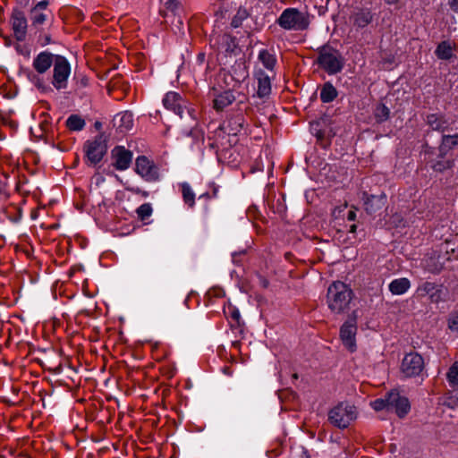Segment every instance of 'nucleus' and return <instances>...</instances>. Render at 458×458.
<instances>
[{"label":"nucleus","mask_w":458,"mask_h":458,"mask_svg":"<svg viewBox=\"0 0 458 458\" xmlns=\"http://www.w3.org/2000/svg\"><path fill=\"white\" fill-rule=\"evenodd\" d=\"M352 299V289L344 283L336 281L327 289V303L329 310L335 314L344 312Z\"/></svg>","instance_id":"nucleus-1"},{"label":"nucleus","mask_w":458,"mask_h":458,"mask_svg":"<svg viewBox=\"0 0 458 458\" xmlns=\"http://www.w3.org/2000/svg\"><path fill=\"white\" fill-rule=\"evenodd\" d=\"M276 23L286 30H305L310 25V19L308 13L290 7L283 11Z\"/></svg>","instance_id":"nucleus-2"},{"label":"nucleus","mask_w":458,"mask_h":458,"mask_svg":"<svg viewBox=\"0 0 458 458\" xmlns=\"http://www.w3.org/2000/svg\"><path fill=\"white\" fill-rule=\"evenodd\" d=\"M356 418V407L347 402L338 403L328 413L330 423L339 428H347Z\"/></svg>","instance_id":"nucleus-3"},{"label":"nucleus","mask_w":458,"mask_h":458,"mask_svg":"<svg viewBox=\"0 0 458 458\" xmlns=\"http://www.w3.org/2000/svg\"><path fill=\"white\" fill-rule=\"evenodd\" d=\"M107 136L101 132L94 139L89 140L84 143V152L88 162L90 165L98 164L107 151Z\"/></svg>","instance_id":"nucleus-4"},{"label":"nucleus","mask_w":458,"mask_h":458,"mask_svg":"<svg viewBox=\"0 0 458 458\" xmlns=\"http://www.w3.org/2000/svg\"><path fill=\"white\" fill-rule=\"evenodd\" d=\"M425 368L424 359L417 352H409L404 355L400 365V377L402 378L418 377L423 374Z\"/></svg>","instance_id":"nucleus-5"},{"label":"nucleus","mask_w":458,"mask_h":458,"mask_svg":"<svg viewBox=\"0 0 458 458\" xmlns=\"http://www.w3.org/2000/svg\"><path fill=\"white\" fill-rule=\"evenodd\" d=\"M318 63L329 74L341 72L344 66L340 54L329 48H323L319 52Z\"/></svg>","instance_id":"nucleus-6"},{"label":"nucleus","mask_w":458,"mask_h":458,"mask_svg":"<svg viewBox=\"0 0 458 458\" xmlns=\"http://www.w3.org/2000/svg\"><path fill=\"white\" fill-rule=\"evenodd\" d=\"M70 73L71 66L68 61L63 56H57L54 63L53 86L58 90L66 89Z\"/></svg>","instance_id":"nucleus-7"},{"label":"nucleus","mask_w":458,"mask_h":458,"mask_svg":"<svg viewBox=\"0 0 458 458\" xmlns=\"http://www.w3.org/2000/svg\"><path fill=\"white\" fill-rule=\"evenodd\" d=\"M357 315L353 311L340 329V337L343 344L352 352L355 350V335L357 332Z\"/></svg>","instance_id":"nucleus-8"},{"label":"nucleus","mask_w":458,"mask_h":458,"mask_svg":"<svg viewBox=\"0 0 458 458\" xmlns=\"http://www.w3.org/2000/svg\"><path fill=\"white\" fill-rule=\"evenodd\" d=\"M135 171L147 182H156L159 178L157 167L145 156L137 157Z\"/></svg>","instance_id":"nucleus-9"},{"label":"nucleus","mask_w":458,"mask_h":458,"mask_svg":"<svg viewBox=\"0 0 458 458\" xmlns=\"http://www.w3.org/2000/svg\"><path fill=\"white\" fill-rule=\"evenodd\" d=\"M410 409L407 397L401 395L397 390L388 392V411H394L399 418H403Z\"/></svg>","instance_id":"nucleus-10"},{"label":"nucleus","mask_w":458,"mask_h":458,"mask_svg":"<svg viewBox=\"0 0 458 458\" xmlns=\"http://www.w3.org/2000/svg\"><path fill=\"white\" fill-rule=\"evenodd\" d=\"M161 3L163 8L160 10V14L165 18V22H171L179 29L182 24L179 15L180 2L178 0H163Z\"/></svg>","instance_id":"nucleus-11"},{"label":"nucleus","mask_w":458,"mask_h":458,"mask_svg":"<svg viewBox=\"0 0 458 458\" xmlns=\"http://www.w3.org/2000/svg\"><path fill=\"white\" fill-rule=\"evenodd\" d=\"M49 5L48 0H42L38 2L30 12V18L31 21L32 30H39V27L45 23L48 18L50 11L47 9Z\"/></svg>","instance_id":"nucleus-12"},{"label":"nucleus","mask_w":458,"mask_h":458,"mask_svg":"<svg viewBox=\"0 0 458 458\" xmlns=\"http://www.w3.org/2000/svg\"><path fill=\"white\" fill-rule=\"evenodd\" d=\"M112 165L116 170L124 171L128 169L132 161V152L123 146H116L111 151Z\"/></svg>","instance_id":"nucleus-13"},{"label":"nucleus","mask_w":458,"mask_h":458,"mask_svg":"<svg viewBox=\"0 0 458 458\" xmlns=\"http://www.w3.org/2000/svg\"><path fill=\"white\" fill-rule=\"evenodd\" d=\"M13 35L18 41H24L27 36L28 21L23 12L14 10L11 17Z\"/></svg>","instance_id":"nucleus-14"},{"label":"nucleus","mask_w":458,"mask_h":458,"mask_svg":"<svg viewBox=\"0 0 458 458\" xmlns=\"http://www.w3.org/2000/svg\"><path fill=\"white\" fill-rule=\"evenodd\" d=\"M362 200L366 212L372 215L386 205V195L384 193L380 195H369L367 192H363Z\"/></svg>","instance_id":"nucleus-15"},{"label":"nucleus","mask_w":458,"mask_h":458,"mask_svg":"<svg viewBox=\"0 0 458 458\" xmlns=\"http://www.w3.org/2000/svg\"><path fill=\"white\" fill-rule=\"evenodd\" d=\"M163 105L166 109L173 111L181 118L183 117V100L180 94L174 91L167 92L163 98Z\"/></svg>","instance_id":"nucleus-16"},{"label":"nucleus","mask_w":458,"mask_h":458,"mask_svg":"<svg viewBox=\"0 0 458 458\" xmlns=\"http://www.w3.org/2000/svg\"><path fill=\"white\" fill-rule=\"evenodd\" d=\"M232 79L235 84L240 85L249 77V69L246 60L243 57L239 58L232 65L230 70Z\"/></svg>","instance_id":"nucleus-17"},{"label":"nucleus","mask_w":458,"mask_h":458,"mask_svg":"<svg viewBox=\"0 0 458 458\" xmlns=\"http://www.w3.org/2000/svg\"><path fill=\"white\" fill-rule=\"evenodd\" d=\"M254 77L258 81L257 94L259 98L267 97L271 93V78L261 69L254 72Z\"/></svg>","instance_id":"nucleus-18"},{"label":"nucleus","mask_w":458,"mask_h":458,"mask_svg":"<svg viewBox=\"0 0 458 458\" xmlns=\"http://www.w3.org/2000/svg\"><path fill=\"white\" fill-rule=\"evenodd\" d=\"M373 13L369 8H360L355 10L352 16L351 20L352 24L357 29H363L367 27L373 21Z\"/></svg>","instance_id":"nucleus-19"},{"label":"nucleus","mask_w":458,"mask_h":458,"mask_svg":"<svg viewBox=\"0 0 458 458\" xmlns=\"http://www.w3.org/2000/svg\"><path fill=\"white\" fill-rule=\"evenodd\" d=\"M114 125L121 131L125 132L133 127V116L130 112L117 114L114 118Z\"/></svg>","instance_id":"nucleus-20"},{"label":"nucleus","mask_w":458,"mask_h":458,"mask_svg":"<svg viewBox=\"0 0 458 458\" xmlns=\"http://www.w3.org/2000/svg\"><path fill=\"white\" fill-rule=\"evenodd\" d=\"M53 64V55L48 52H41L33 61V67L38 73L46 72Z\"/></svg>","instance_id":"nucleus-21"},{"label":"nucleus","mask_w":458,"mask_h":458,"mask_svg":"<svg viewBox=\"0 0 458 458\" xmlns=\"http://www.w3.org/2000/svg\"><path fill=\"white\" fill-rule=\"evenodd\" d=\"M426 123L433 131L439 132H444L448 129V122L442 114H430L427 116Z\"/></svg>","instance_id":"nucleus-22"},{"label":"nucleus","mask_w":458,"mask_h":458,"mask_svg":"<svg viewBox=\"0 0 458 458\" xmlns=\"http://www.w3.org/2000/svg\"><path fill=\"white\" fill-rule=\"evenodd\" d=\"M243 124V116L238 114L224 122L223 127L228 131L229 134L236 135L242 130Z\"/></svg>","instance_id":"nucleus-23"},{"label":"nucleus","mask_w":458,"mask_h":458,"mask_svg":"<svg viewBox=\"0 0 458 458\" xmlns=\"http://www.w3.org/2000/svg\"><path fill=\"white\" fill-rule=\"evenodd\" d=\"M411 287V282L408 278L402 277L393 280L389 285V291L394 295L405 293Z\"/></svg>","instance_id":"nucleus-24"},{"label":"nucleus","mask_w":458,"mask_h":458,"mask_svg":"<svg viewBox=\"0 0 458 458\" xmlns=\"http://www.w3.org/2000/svg\"><path fill=\"white\" fill-rule=\"evenodd\" d=\"M456 146H458V134L444 135L439 146V156L445 157L449 150Z\"/></svg>","instance_id":"nucleus-25"},{"label":"nucleus","mask_w":458,"mask_h":458,"mask_svg":"<svg viewBox=\"0 0 458 458\" xmlns=\"http://www.w3.org/2000/svg\"><path fill=\"white\" fill-rule=\"evenodd\" d=\"M234 99L235 98H234L233 94L231 91L226 90V91L223 92L222 94L218 95L214 99V107L216 110H222L225 106L232 104L234 101Z\"/></svg>","instance_id":"nucleus-26"},{"label":"nucleus","mask_w":458,"mask_h":458,"mask_svg":"<svg viewBox=\"0 0 458 458\" xmlns=\"http://www.w3.org/2000/svg\"><path fill=\"white\" fill-rule=\"evenodd\" d=\"M337 97L336 89L330 82H326L320 91V99L324 103L332 102Z\"/></svg>","instance_id":"nucleus-27"},{"label":"nucleus","mask_w":458,"mask_h":458,"mask_svg":"<svg viewBox=\"0 0 458 458\" xmlns=\"http://www.w3.org/2000/svg\"><path fill=\"white\" fill-rule=\"evenodd\" d=\"M258 58L265 68L270 72H273L276 63V59L274 55L269 53L267 49H262L259 51Z\"/></svg>","instance_id":"nucleus-28"},{"label":"nucleus","mask_w":458,"mask_h":458,"mask_svg":"<svg viewBox=\"0 0 458 458\" xmlns=\"http://www.w3.org/2000/svg\"><path fill=\"white\" fill-rule=\"evenodd\" d=\"M182 188V194L183 198V201L190 208H192L195 205V193L187 182H182L180 184Z\"/></svg>","instance_id":"nucleus-29"},{"label":"nucleus","mask_w":458,"mask_h":458,"mask_svg":"<svg viewBox=\"0 0 458 458\" xmlns=\"http://www.w3.org/2000/svg\"><path fill=\"white\" fill-rule=\"evenodd\" d=\"M85 121L77 114H72L66 120V126L71 131H81L85 127Z\"/></svg>","instance_id":"nucleus-30"},{"label":"nucleus","mask_w":458,"mask_h":458,"mask_svg":"<svg viewBox=\"0 0 458 458\" xmlns=\"http://www.w3.org/2000/svg\"><path fill=\"white\" fill-rule=\"evenodd\" d=\"M436 55L438 58L443 60L450 59L452 56L451 45L446 41L441 42L436 49Z\"/></svg>","instance_id":"nucleus-31"},{"label":"nucleus","mask_w":458,"mask_h":458,"mask_svg":"<svg viewBox=\"0 0 458 458\" xmlns=\"http://www.w3.org/2000/svg\"><path fill=\"white\" fill-rule=\"evenodd\" d=\"M249 16V12L245 8H239L235 15L232 19L231 26L234 29L239 28L242 21Z\"/></svg>","instance_id":"nucleus-32"},{"label":"nucleus","mask_w":458,"mask_h":458,"mask_svg":"<svg viewBox=\"0 0 458 458\" xmlns=\"http://www.w3.org/2000/svg\"><path fill=\"white\" fill-rule=\"evenodd\" d=\"M446 379L451 386L458 385V360L454 362L449 368Z\"/></svg>","instance_id":"nucleus-33"},{"label":"nucleus","mask_w":458,"mask_h":458,"mask_svg":"<svg viewBox=\"0 0 458 458\" xmlns=\"http://www.w3.org/2000/svg\"><path fill=\"white\" fill-rule=\"evenodd\" d=\"M439 287L438 284L432 282H425L419 286L418 292L422 296H430Z\"/></svg>","instance_id":"nucleus-34"},{"label":"nucleus","mask_w":458,"mask_h":458,"mask_svg":"<svg viewBox=\"0 0 458 458\" xmlns=\"http://www.w3.org/2000/svg\"><path fill=\"white\" fill-rule=\"evenodd\" d=\"M390 114L389 108L384 104L377 106L375 109V116L377 122H384L388 119Z\"/></svg>","instance_id":"nucleus-35"},{"label":"nucleus","mask_w":458,"mask_h":458,"mask_svg":"<svg viewBox=\"0 0 458 458\" xmlns=\"http://www.w3.org/2000/svg\"><path fill=\"white\" fill-rule=\"evenodd\" d=\"M152 212L153 209L149 203H144L136 209L138 217L142 221L148 219L152 215Z\"/></svg>","instance_id":"nucleus-36"},{"label":"nucleus","mask_w":458,"mask_h":458,"mask_svg":"<svg viewBox=\"0 0 458 458\" xmlns=\"http://www.w3.org/2000/svg\"><path fill=\"white\" fill-rule=\"evenodd\" d=\"M441 160L436 161L432 164L431 167L436 172H444L452 167L453 163L450 160H445L444 157H441Z\"/></svg>","instance_id":"nucleus-37"},{"label":"nucleus","mask_w":458,"mask_h":458,"mask_svg":"<svg viewBox=\"0 0 458 458\" xmlns=\"http://www.w3.org/2000/svg\"><path fill=\"white\" fill-rule=\"evenodd\" d=\"M371 406L375 411H388V393L385 395L384 398H378L371 403Z\"/></svg>","instance_id":"nucleus-38"},{"label":"nucleus","mask_w":458,"mask_h":458,"mask_svg":"<svg viewBox=\"0 0 458 458\" xmlns=\"http://www.w3.org/2000/svg\"><path fill=\"white\" fill-rule=\"evenodd\" d=\"M448 327L453 332L458 333V312H453L448 318Z\"/></svg>","instance_id":"nucleus-39"},{"label":"nucleus","mask_w":458,"mask_h":458,"mask_svg":"<svg viewBox=\"0 0 458 458\" xmlns=\"http://www.w3.org/2000/svg\"><path fill=\"white\" fill-rule=\"evenodd\" d=\"M210 188L212 189V194H210L208 191H206L205 193H202V198H205L207 199H210L212 198H216L218 192V186H216L215 183L210 184Z\"/></svg>","instance_id":"nucleus-40"},{"label":"nucleus","mask_w":458,"mask_h":458,"mask_svg":"<svg viewBox=\"0 0 458 458\" xmlns=\"http://www.w3.org/2000/svg\"><path fill=\"white\" fill-rule=\"evenodd\" d=\"M429 299L432 302H438L442 300V286L439 285V287L436 290V292L429 296Z\"/></svg>","instance_id":"nucleus-41"},{"label":"nucleus","mask_w":458,"mask_h":458,"mask_svg":"<svg viewBox=\"0 0 458 458\" xmlns=\"http://www.w3.org/2000/svg\"><path fill=\"white\" fill-rule=\"evenodd\" d=\"M77 83L80 88H85L89 84V79L86 76H81L78 79Z\"/></svg>","instance_id":"nucleus-42"},{"label":"nucleus","mask_w":458,"mask_h":458,"mask_svg":"<svg viewBox=\"0 0 458 458\" xmlns=\"http://www.w3.org/2000/svg\"><path fill=\"white\" fill-rule=\"evenodd\" d=\"M448 5L453 12L458 13V0H448Z\"/></svg>","instance_id":"nucleus-43"},{"label":"nucleus","mask_w":458,"mask_h":458,"mask_svg":"<svg viewBox=\"0 0 458 458\" xmlns=\"http://www.w3.org/2000/svg\"><path fill=\"white\" fill-rule=\"evenodd\" d=\"M39 41L41 46H46L51 42L50 36L46 34L39 39Z\"/></svg>","instance_id":"nucleus-44"},{"label":"nucleus","mask_w":458,"mask_h":458,"mask_svg":"<svg viewBox=\"0 0 458 458\" xmlns=\"http://www.w3.org/2000/svg\"><path fill=\"white\" fill-rule=\"evenodd\" d=\"M16 49L18 52H20L21 55H26V56H29L30 55V50L29 49H25L23 50V48L21 47V46L18 45L16 47Z\"/></svg>","instance_id":"nucleus-45"},{"label":"nucleus","mask_w":458,"mask_h":458,"mask_svg":"<svg viewBox=\"0 0 458 458\" xmlns=\"http://www.w3.org/2000/svg\"><path fill=\"white\" fill-rule=\"evenodd\" d=\"M356 218V212L355 210H349L347 214V219L349 221H353Z\"/></svg>","instance_id":"nucleus-46"},{"label":"nucleus","mask_w":458,"mask_h":458,"mask_svg":"<svg viewBox=\"0 0 458 458\" xmlns=\"http://www.w3.org/2000/svg\"><path fill=\"white\" fill-rule=\"evenodd\" d=\"M442 269V266H436L434 267H428V270L430 271L431 273H439Z\"/></svg>","instance_id":"nucleus-47"},{"label":"nucleus","mask_w":458,"mask_h":458,"mask_svg":"<svg viewBox=\"0 0 458 458\" xmlns=\"http://www.w3.org/2000/svg\"><path fill=\"white\" fill-rule=\"evenodd\" d=\"M231 317L235 319L236 321L240 318V312L237 310H233L231 313Z\"/></svg>","instance_id":"nucleus-48"},{"label":"nucleus","mask_w":458,"mask_h":458,"mask_svg":"<svg viewBox=\"0 0 458 458\" xmlns=\"http://www.w3.org/2000/svg\"><path fill=\"white\" fill-rule=\"evenodd\" d=\"M187 113L193 120L197 119L196 110L189 108L187 109Z\"/></svg>","instance_id":"nucleus-49"},{"label":"nucleus","mask_w":458,"mask_h":458,"mask_svg":"<svg viewBox=\"0 0 458 458\" xmlns=\"http://www.w3.org/2000/svg\"><path fill=\"white\" fill-rule=\"evenodd\" d=\"M386 4L388 5H396L398 4L402 0H383Z\"/></svg>","instance_id":"nucleus-50"},{"label":"nucleus","mask_w":458,"mask_h":458,"mask_svg":"<svg viewBox=\"0 0 458 458\" xmlns=\"http://www.w3.org/2000/svg\"><path fill=\"white\" fill-rule=\"evenodd\" d=\"M356 228H357L356 225H352L350 226V233H354L356 232Z\"/></svg>","instance_id":"nucleus-51"},{"label":"nucleus","mask_w":458,"mask_h":458,"mask_svg":"<svg viewBox=\"0 0 458 458\" xmlns=\"http://www.w3.org/2000/svg\"><path fill=\"white\" fill-rule=\"evenodd\" d=\"M95 126H96V128L99 129V128H101L102 124L99 122H96Z\"/></svg>","instance_id":"nucleus-52"},{"label":"nucleus","mask_w":458,"mask_h":458,"mask_svg":"<svg viewBox=\"0 0 458 458\" xmlns=\"http://www.w3.org/2000/svg\"><path fill=\"white\" fill-rule=\"evenodd\" d=\"M2 191H3V183H2V182L0 181V193L2 192Z\"/></svg>","instance_id":"nucleus-53"},{"label":"nucleus","mask_w":458,"mask_h":458,"mask_svg":"<svg viewBox=\"0 0 458 458\" xmlns=\"http://www.w3.org/2000/svg\"><path fill=\"white\" fill-rule=\"evenodd\" d=\"M316 135H317L318 138H321L322 137V134L320 132H317Z\"/></svg>","instance_id":"nucleus-54"},{"label":"nucleus","mask_w":458,"mask_h":458,"mask_svg":"<svg viewBox=\"0 0 458 458\" xmlns=\"http://www.w3.org/2000/svg\"><path fill=\"white\" fill-rule=\"evenodd\" d=\"M301 458H310V457L304 454Z\"/></svg>","instance_id":"nucleus-55"}]
</instances>
